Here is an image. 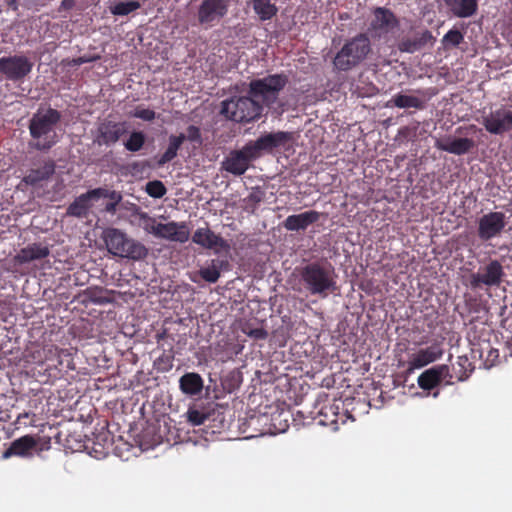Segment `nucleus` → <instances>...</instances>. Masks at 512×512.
I'll use <instances>...</instances> for the list:
<instances>
[{
    "label": "nucleus",
    "mask_w": 512,
    "mask_h": 512,
    "mask_svg": "<svg viewBox=\"0 0 512 512\" xmlns=\"http://www.w3.org/2000/svg\"><path fill=\"white\" fill-rule=\"evenodd\" d=\"M100 190H89L76 197L66 210L67 216L76 218L88 217L94 201L99 200Z\"/></svg>",
    "instance_id": "6ab92c4d"
},
{
    "label": "nucleus",
    "mask_w": 512,
    "mask_h": 512,
    "mask_svg": "<svg viewBox=\"0 0 512 512\" xmlns=\"http://www.w3.org/2000/svg\"><path fill=\"white\" fill-rule=\"evenodd\" d=\"M434 146L441 151L464 155L474 148L475 142L470 138H447L437 139Z\"/></svg>",
    "instance_id": "4be33fe9"
},
{
    "label": "nucleus",
    "mask_w": 512,
    "mask_h": 512,
    "mask_svg": "<svg viewBox=\"0 0 512 512\" xmlns=\"http://www.w3.org/2000/svg\"><path fill=\"white\" fill-rule=\"evenodd\" d=\"M255 13L262 21L270 20L277 14V7L271 0H252Z\"/></svg>",
    "instance_id": "7c9ffc66"
},
{
    "label": "nucleus",
    "mask_w": 512,
    "mask_h": 512,
    "mask_svg": "<svg viewBox=\"0 0 512 512\" xmlns=\"http://www.w3.org/2000/svg\"><path fill=\"white\" fill-rule=\"evenodd\" d=\"M338 405H325L320 410V416L323 418L320 419V424L322 425H331L334 429H338Z\"/></svg>",
    "instance_id": "72a5a7b5"
},
{
    "label": "nucleus",
    "mask_w": 512,
    "mask_h": 512,
    "mask_svg": "<svg viewBox=\"0 0 512 512\" xmlns=\"http://www.w3.org/2000/svg\"><path fill=\"white\" fill-rule=\"evenodd\" d=\"M62 118L61 112L49 107L45 112H36L29 120L28 129L31 149L47 152L59 142L56 128Z\"/></svg>",
    "instance_id": "f03ea898"
},
{
    "label": "nucleus",
    "mask_w": 512,
    "mask_h": 512,
    "mask_svg": "<svg viewBox=\"0 0 512 512\" xmlns=\"http://www.w3.org/2000/svg\"><path fill=\"white\" fill-rule=\"evenodd\" d=\"M477 236L488 242L501 236L507 225L506 215L500 211H490L478 219Z\"/></svg>",
    "instance_id": "1a4fd4ad"
},
{
    "label": "nucleus",
    "mask_w": 512,
    "mask_h": 512,
    "mask_svg": "<svg viewBox=\"0 0 512 512\" xmlns=\"http://www.w3.org/2000/svg\"><path fill=\"white\" fill-rule=\"evenodd\" d=\"M187 421L192 426H199L204 424L208 418V414L203 410H199L196 407H190L186 412Z\"/></svg>",
    "instance_id": "ea45409f"
},
{
    "label": "nucleus",
    "mask_w": 512,
    "mask_h": 512,
    "mask_svg": "<svg viewBox=\"0 0 512 512\" xmlns=\"http://www.w3.org/2000/svg\"><path fill=\"white\" fill-rule=\"evenodd\" d=\"M416 39L421 49L433 39V36L429 30H425L420 34V36L416 37Z\"/></svg>",
    "instance_id": "603ef678"
},
{
    "label": "nucleus",
    "mask_w": 512,
    "mask_h": 512,
    "mask_svg": "<svg viewBox=\"0 0 512 512\" xmlns=\"http://www.w3.org/2000/svg\"><path fill=\"white\" fill-rule=\"evenodd\" d=\"M117 204H118V203H116V202L108 203V204L106 205V210H107V211H109V212L114 211V210H115V208H116V205H117Z\"/></svg>",
    "instance_id": "13d9d810"
},
{
    "label": "nucleus",
    "mask_w": 512,
    "mask_h": 512,
    "mask_svg": "<svg viewBox=\"0 0 512 512\" xmlns=\"http://www.w3.org/2000/svg\"><path fill=\"white\" fill-rule=\"evenodd\" d=\"M168 336L167 330L163 329L160 332H157L155 335V340L159 344L162 340H164Z\"/></svg>",
    "instance_id": "864d4df0"
},
{
    "label": "nucleus",
    "mask_w": 512,
    "mask_h": 512,
    "mask_svg": "<svg viewBox=\"0 0 512 512\" xmlns=\"http://www.w3.org/2000/svg\"><path fill=\"white\" fill-rule=\"evenodd\" d=\"M386 106L401 109L414 108L422 110L425 108V101L416 96L397 93L387 102Z\"/></svg>",
    "instance_id": "c85d7f7f"
},
{
    "label": "nucleus",
    "mask_w": 512,
    "mask_h": 512,
    "mask_svg": "<svg viewBox=\"0 0 512 512\" xmlns=\"http://www.w3.org/2000/svg\"><path fill=\"white\" fill-rule=\"evenodd\" d=\"M101 59V56L99 54L95 55H83L77 58H73L68 62V65L70 66H80L85 63H92L96 62Z\"/></svg>",
    "instance_id": "de8ad7c7"
},
{
    "label": "nucleus",
    "mask_w": 512,
    "mask_h": 512,
    "mask_svg": "<svg viewBox=\"0 0 512 512\" xmlns=\"http://www.w3.org/2000/svg\"><path fill=\"white\" fill-rule=\"evenodd\" d=\"M204 387V380L200 374L196 372H187L179 379V388L185 395H199Z\"/></svg>",
    "instance_id": "cd10ccee"
},
{
    "label": "nucleus",
    "mask_w": 512,
    "mask_h": 512,
    "mask_svg": "<svg viewBox=\"0 0 512 512\" xmlns=\"http://www.w3.org/2000/svg\"><path fill=\"white\" fill-rule=\"evenodd\" d=\"M31 415H32V414H31V413H29V412H24V413L19 414V415H18V417H17V419H16V423H18V424H22V420H23V419H26V418H29ZM23 424H25V425H26V423H25V422H23Z\"/></svg>",
    "instance_id": "5fc2aeb1"
},
{
    "label": "nucleus",
    "mask_w": 512,
    "mask_h": 512,
    "mask_svg": "<svg viewBox=\"0 0 512 512\" xmlns=\"http://www.w3.org/2000/svg\"><path fill=\"white\" fill-rule=\"evenodd\" d=\"M488 357H489V358H493V359L498 358V350H496V349H491V350L489 351Z\"/></svg>",
    "instance_id": "bf43d9fd"
},
{
    "label": "nucleus",
    "mask_w": 512,
    "mask_h": 512,
    "mask_svg": "<svg viewBox=\"0 0 512 512\" xmlns=\"http://www.w3.org/2000/svg\"><path fill=\"white\" fill-rule=\"evenodd\" d=\"M38 357L33 356L36 362L43 363L44 361L56 360L55 367H65L67 369H74L72 354L67 349H60L56 345H45L41 351H37Z\"/></svg>",
    "instance_id": "f3484780"
},
{
    "label": "nucleus",
    "mask_w": 512,
    "mask_h": 512,
    "mask_svg": "<svg viewBox=\"0 0 512 512\" xmlns=\"http://www.w3.org/2000/svg\"><path fill=\"white\" fill-rule=\"evenodd\" d=\"M238 152H242V156L246 158L249 165L253 160L259 158L262 155L256 141L248 142L242 149H239Z\"/></svg>",
    "instance_id": "58836bf2"
},
{
    "label": "nucleus",
    "mask_w": 512,
    "mask_h": 512,
    "mask_svg": "<svg viewBox=\"0 0 512 512\" xmlns=\"http://www.w3.org/2000/svg\"><path fill=\"white\" fill-rule=\"evenodd\" d=\"M398 26L399 21L392 11L384 7H377L374 10V17L368 31L372 37L381 38L393 32Z\"/></svg>",
    "instance_id": "f8f14e48"
},
{
    "label": "nucleus",
    "mask_w": 512,
    "mask_h": 512,
    "mask_svg": "<svg viewBox=\"0 0 512 512\" xmlns=\"http://www.w3.org/2000/svg\"><path fill=\"white\" fill-rule=\"evenodd\" d=\"M186 140L185 134L171 135L169 137V144L165 152L160 156L158 165L163 166L166 163L172 161L178 153L179 148Z\"/></svg>",
    "instance_id": "c756f323"
},
{
    "label": "nucleus",
    "mask_w": 512,
    "mask_h": 512,
    "mask_svg": "<svg viewBox=\"0 0 512 512\" xmlns=\"http://www.w3.org/2000/svg\"><path fill=\"white\" fill-rule=\"evenodd\" d=\"M145 142L146 135L143 131H132L123 145L127 151L135 153L144 147Z\"/></svg>",
    "instance_id": "f704fd0d"
},
{
    "label": "nucleus",
    "mask_w": 512,
    "mask_h": 512,
    "mask_svg": "<svg viewBox=\"0 0 512 512\" xmlns=\"http://www.w3.org/2000/svg\"><path fill=\"white\" fill-rule=\"evenodd\" d=\"M50 250L46 245L40 243H33L22 248L16 255L17 262L24 264L30 263L34 260H41L49 256Z\"/></svg>",
    "instance_id": "393cba45"
},
{
    "label": "nucleus",
    "mask_w": 512,
    "mask_h": 512,
    "mask_svg": "<svg viewBox=\"0 0 512 512\" xmlns=\"http://www.w3.org/2000/svg\"><path fill=\"white\" fill-rule=\"evenodd\" d=\"M452 375L449 366L441 364L425 370L418 377V385L421 389L431 391L446 380L447 384L452 383Z\"/></svg>",
    "instance_id": "2eb2a0df"
},
{
    "label": "nucleus",
    "mask_w": 512,
    "mask_h": 512,
    "mask_svg": "<svg viewBox=\"0 0 512 512\" xmlns=\"http://www.w3.org/2000/svg\"><path fill=\"white\" fill-rule=\"evenodd\" d=\"M105 290L103 288H94L87 290L88 298L95 304H106L112 301L111 298L104 296Z\"/></svg>",
    "instance_id": "c03bdc74"
},
{
    "label": "nucleus",
    "mask_w": 512,
    "mask_h": 512,
    "mask_svg": "<svg viewBox=\"0 0 512 512\" xmlns=\"http://www.w3.org/2000/svg\"><path fill=\"white\" fill-rule=\"evenodd\" d=\"M141 7L139 1H120L110 8L111 13L116 16H126Z\"/></svg>",
    "instance_id": "c9c22d12"
},
{
    "label": "nucleus",
    "mask_w": 512,
    "mask_h": 512,
    "mask_svg": "<svg viewBox=\"0 0 512 512\" xmlns=\"http://www.w3.org/2000/svg\"><path fill=\"white\" fill-rule=\"evenodd\" d=\"M228 8L229 0H203L197 11L199 24L213 26L228 13Z\"/></svg>",
    "instance_id": "9b49d317"
},
{
    "label": "nucleus",
    "mask_w": 512,
    "mask_h": 512,
    "mask_svg": "<svg viewBox=\"0 0 512 512\" xmlns=\"http://www.w3.org/2000/svg\"><path fill=\"white\" fill-rule=\"evenodd\" d=\"M262 106L256 99L248 96L231 97L221 104L220 113L227 119L238 123H249L262 114Z\"/></svg>",
    "instance_id": "39448f33"
},
{
    "label": "nucleus",
    "mask_w": 512,
    "mask_h": 512,
    "mask_svg": "<svg viewBox=\"0 0 512 512\" xmlns=\"http://www.w3.org/2000/svg\"><path fill=\"white\" fill-rule=\"evenodd\" d=\"M174 351L171 347L168 351L163 353L154 361L155 368L160 372H168L173 368Z\"/></svg>",
    "instance_id": "e433bc0d"
},
{
    "label": "nucleus",
    "mask_w": 512,
    "mask_h": 512,
    "mask_svg": "<svg viewBox=\"0 0 512 512\" xmlns=\"http://www.w3.org/2000/svg\"><path fill=\"white\" fill-rule=\"evenodd\" d=\"M226 261L218 260V259H212L211 265L208 267L201 268L198 273L201 276L203 280H205L208 283H216L220 278V270L224 264H226Z\"/></svg>",
    "instance_id": "2f4dec72"
},
{
    "label": "nucleus",
    "mask_w": 512,
    "mask_h": 512,
    "mask_svg": "<svg viewBox=\"0 0 512 512\" xmlns=\"http://www.w3.org/2000/svg\"><path fill=\"white\" fill-rule=\"evenodd\" d=\"M240 330L254 340H265L268 337V332L262 325L257 326L255 329H250L248 325H240Z\"/></svg>",
    "instance_id": "37998d69"
},
{
    "label": "nucleus",
    "mask_w": 512,
    "mask_h": 512,
    "mask_svg": "<svg viewBox=\"0 0 512 512\" xmlns=\"http://www.w3.org/2000/svg\"><path fill=\"white\" fill-rule=\"evenodd\" d=\"M40 437L34 435H24L20 438L13 440L9 447L3 452L4 458L9 457H22L29 458L34 455L35 452H41L44 448H38Z\"/></svg>",
    "instance_id": "ddd939ff"
},
{
    "label": "nucleus",
    "mask_w": 512,
    "mask_h": 512,
    "mask_svg": "<svg viewBox=\"0 0 512 512\" xmlns=\"http://www.w3.org/2000/svg\"><path fill=\"white\" fill-rule=\"evenodd\" d=\"M442 355L443 349L439 343L432 344L425 349H420L410 358L407 371L411 373L415 369H420L440 359Z\"/></svg>",
    "instance_id": "aec40b11"
},
{
    "label": "nucleus",
    "mask_w": 512,
    "mask_h": 512,
    "mask_svg": "<svg viewBox=\"0 0 512 512\" xmlns=\"http://www.w3.org/2000/svg\"><path fill=\"white\" fill-rule=\"evenodd\" d=\"M320 219V213L315 210L305 211L300 214L289 215L283 222V226L288 231L306 230L310 225Z\"/></svg>",
    "instance_id": "5701e85b"
},
{
    "label": "nucleus",
    "mask_w": 512,
    "mask_h": 512,
    "mask_svg": "<svg viewBox=\"0 0 512 512\" xmlns=\"http://www.w3.org/2000/svg\"><path fill=\"white\" fill-rule=\"evenodd\" d=\"M140 218L143 220V228L146 232L153 234V229L157 226L155 218L149 216L146 212L140 214Z\"/></svg>",
    "instance_id": "8fccbe9b"
},
{
    "label": "nucleus",
    "mask_w": 512,
    "mask_h": 512,
    "mask_svg": "<svg viewBox=\"0 0 512 512\" xmlns=\"http://www.w3.org/2000/svg\"><path fill=\"white\" fill-rule=\"evenodd\" d=\"M288 82V76L284 73L253 79L249 83L248 94L256 99L262 108L264 106L270 108L277 102L280 92Z\"/></svg>",
    "instance_id": "20e7f679"
},
{
    "label": "nucleus",
    "mask_w": 512,
    "mask_h": 512,
    "mask_svg": "<svg viewBox=\"0 0 512 512\" xmlns=\"http://www.w3.org/2000/svg\"><path fill=\"white\" fill-rule=\"evenodd\" d=\"M264 197L265 193L260 188H253L249 195L241 200V207L244 211L254 214Z\"/></svg>",
    "instance_id": "473e14b6"
},
{
    "label": "nucleus",
    "mask_w": 512,
    "mask_h": 512,
    "mask_svg": "<svg viewBox=\"0 0 512 512\" xmlns=\"http://www.w3.org/2000/svg\"><path fill=\"white\" fill-rule=\"evenodd\" d=\"M187 134H185L186 140H189L190 142H195L198 144L202 143V137L200 128L195 125H190L187 127Z\"/></svg>",
    "instance_id": "09e8293b"
},
{
    "label": "nucleus",
    "mask_w": 512,
    "mask_h": 512,
    "mask_svg": "<svg viewBox=\"0 0 512 512\" xmlns=\"http://www.w3.org/2000/svg\"><path fill=\"white\" fill-rule=\"evenodd\" d=\"M131 116L134 118H139L141 120L150 122L156 118V113L152 109L144 108L143 106L139 105L131 113Z\"/></svg>",
    "instance_id": "a18cd8bd"
},
{
    "label": "nucleus",
    "mask_w": 512,
    "mask_h": 512,
    "mask_svg": "<svg viewBox=\"0 0 512 512\" xmlns=\"http://www.w3.org/2000/svg\"><path fill=\"white\" fill-rule=\"evenodd\" d=\"M153 235L157 238L185 243L189 240L190 230L186 222L171 221L165 224L158 223L153 229Z\"/></svg>",
    "instance_id": "4468645a"
},
{
    "label": "nucleus",
    "mask_w": 512,
    "mask_h": 512,
    "mask_svg": "<svg viewBox=\"0 0 512 512\" xmlns=\"http://www.w3.org/2000/svg\"><path fill=\"white\" fill-rule=\"evenodd\" d=\"M127 133L126 122L104 120L97 128V142L100 145L116 144Z\"/></svg>",
    "instance_id": "dca6fc26"
},
{
    "label": "nucleus",
    "mask_w": 512,
    "mask_h": 512,
    "mask_svg": "<svg viewBox=\"0 0 512 512\" xmlns=\"http://www.w3.org/2000/svg\"><path fill=\"white\" fill-rule=\"evenodd\" d=\"M145 190L147 194L153 198H162L167 192L165 185L160 180L149 181L146 184Z\"/></svg>",
    "instance_id": "a19ab883"
},
{
    "label": "nucleus",
    "mask_w": 512,
    "mask_h": 512,
    "mask_svg": "<svg viewBox=\"0 0 512 512\" xmlns=\"http://www.w3.org/2000/svg\"><path fill=\"white\" fill-rule=\"evenodd\" d=\"M449 11L456 17L469 18L478 10V0H443Z\"/></svg>",
    "instance_id": "bb28decb"
},
{
    "label": "nucleus",
    "mask_w": 512,
    "mask_h": 512,
    "mask_svg": "<svg viewBox=\"0 0 512 512\" xmlns=\"http://www.w3.org/2000/svg\"><path fill=\"white\" fill-rule=\"evenodd\" d=\"M464 40L463 34L457 29H450L442 38L445 47L458 46Z\"/></svg>",
    "instance_id": "79ce46f5"
},
{
    "label": "nucleus",
    "mask_w": 512,
    "mask_h": 512,
    "mask_svg": "<svg viewBox=\"0 0 512 512\" xmlns=\"http://www.w3.org/2000/svg\"><path fill=\"white\" fill-rule=\"evenodd\" d=\"M288 140V133L279 131L264 134L255 141L261 153H271L274 149L284 146Z\"/></svg>",
    "instance_id": "b1692460"
},
{
    "label": "nucleus",
    "mask_w": 512,
    "mask_h": 512,
    "mask_svg": "<svg viewBox=\"0 0 512 512\" xmlns=\"http://www.w3.org/2000/svg\"><path fill=\"white\" fill-rule=\"evenodd\" d=\"M33 66V62L22 54L0 58V74L12 82L23 81L32 72Z\"/></svg>",
    "instance_id": "6e6552de"
},
{
    "label": "nucleus",
    "mask_w": 512,
    "mask_h": 512,
    "mask_svg": "<svg viewBox=\"0 0 512 512\" xmlns=\"http://www.w3.org/2000/svg\"><path fill=\"white\" fill-rule=\"evenodd\" d=\"M74 5V1L73 0H63L62 3H61V7H63L64 9H71Z\"/></svg>",
    "instance_id": "6e6d98bb"
},
{
    "label": "nucleus",
    "mask_w": 512,
    "mask_h": 512,
    "mask_svg": "<svg viewBox=\"0 0 512 512\" xmlns=\"http://www.w3.org/2000/svg\"><path fill=\"white\" fill-rule=\"evenodd\" d=\"M457 366H458L457 379L459 381L466 380L474 370V365L469 360V358L465 355L459 356L457 358Z\"/></svg>",
    "instance_id": "4c0bfd02"
},
{
    "label": "nucleus",
    "mask_w": 512,
    "mask_h": 512,
    "mask_svg": "<svg viewBox=\"0 0 512 512\" xmlns=\"http://www.w3.org/2000/svg\"><path fill=\"white\" fill-rule=\"evenodd\" d=\"M249 167L246 158L238 150H232L222 162V169L235 176L243 175Z\"/></svg>",
    "instance_id": "a878e982"
},
{
    "label": "nucleus",
    "mask_w": 512,
    "mask_h": 512,
    "mask_svg": "<svg viewBox=\"0 0 512 512\" xmlns=\"http://www.w3.org/2000/svg\"><path fill=\"white\" fill-rule=\"evenodd\" d=\"M192 241L205 249H213L216 253L230 249L229 243L209 228H198L192 236Z\"/></svg>",
    "instance_id": "a211bd4d"
},
{
    "label": "nucleus",
    "mask_w": 512,
    "mask_h": 512,
    "mask_svg": "<svg viewBox=\"0 0 512 512\" xmlns=\"http://www.w3.org/2000/svg\"><path fill=\"white\" fill-rule=\"evenodd\" d=\"M40 163L38 168H30L22 181L29 186H37L40 183L47 181L55 173V162L52 159H45Z\"/></svg>",
    "instance_id": "412c9836"
},
{
    "label": "nucleus",
    "mask_w": 512,
    "mask_h": 512,
    "mask_svg": "<svg viewBox=\"0 0 512 512\" xmlns=\"http://www.w3.org/2000/svg\"><path fill=\"white\" fill-rule=\"evenodd\" d=\"M372 51L369 37L360 33L347 40L333 58V67L338 72H348L358 67Z\"/></svg>",
    "instance_id": "7ed1b4c3"
},
{
    "label": "nucleus",
    "mask_w": 512,
    "mask_h": 512,
    "mask_svg": "<svg viewBox=\"0 0 512 512\" xmlns=\"http://www.w3.org/2000/svg\"><path fill=\"white\" fill-rule=\"evenodd\" d=\"M398 49L401 52L414 53V52L420 50V46H419V43L417 42L416 37L415 38H404L399 42Z\"/></svg>",
    "instance_id": "49530a36"
},
{
    "label": "nucleus",
    "mask_w": 512,
    "mask_h": 512,
    "mask_svg": "<svg viewBox=\"0 0 512 512\" xmlns=\"http://www.w3.org/2000/svg\"><path fill=\"white\" fill-rule=\"evenodd\" d=\"M298 272L300 283L309 295L325 299L338 290L337 275L328 262H310L301 267Z\"/></svg>",
    "instance_id": "f257e3e1"
},
{
    "label": "nucleus",
    "mask_w": 512,
    "mask_h": 512,
    "mask_svg": "<svg viewBox=\"0 0 512 512\" xmlns=\"http://www.w3.org/2000/svg\"><path fill=\"white\" fill-rule=\"evenodd\" d=\"M505 276L504 268L497 259H490L478 271L469 276V285L472 289L485 287H498Z\"/></svg>",
    "instance_id": "0eeeda50"
},
{
    "label": "nucleus",
    "mask_w": 512,
    "mask_h": 512,
    "mask_svg": "<svg viewBox=\"0 0 512 512\" xmlns=\"http://www.w3.org/2000/svg\"><path fill=\"white\" fill-rule=\"evenodd\" d=\"M94 190H100L101 195H99L100 198H110L111 200H114V202L118 203L121 200L120 194H118L116 191H109L104 188H95Z\"/></svg>",
    "instance_id": "3c124183"
},
{
    "label": "nucleus",
    "mask_w": 512,
    "mask_h": 512,
    "mask_svg": "<svg viewBox=\"0 0 512 512\" xmlns=\"http://www.w3.org/2000/svg\"><path fill=\"white\" fill-rule=\"evenodd\" d=\"M105 243L110 253L122 258L142 260L148 255V249L142 243L115 228L106 231Z\"/></svg>",
    "instance_id": "423d86ee"
},
{
    "label": "nucleus",
    "mask_w": 512,
    "mask_h": 512,
    "mask_svg": "<svg viewBox=\"0 0 512 512\" xmlns=\"http://www.w3.org/2000/svg\"><path fill=\"white\" fill-rule=\"evenodd\" d=\"M481 124L490 134L502 135L512 130V111L504 107L483 112Z\"/></svg>",
    "instance_id": "9d476101"
},
{
    "label": "nucleus",
    "mask_w": 512,
    "mask_h": 512,
    "mask_svg": "<svg viewBox=\"0 0 512 512\" xmlns=\"http://www.w3.org/2000/svg\"><path fill=\"white\" fill-rule=\"evenodd\" d=\"M241 325H248L250 329H255L257 326H259L256 323V320H254V321L248 320V321H245V322L241 323Z\"/></svg>",
    "instance_id": "4d7b16f0"
}]
</instances>
